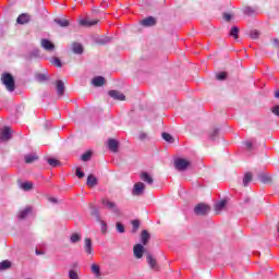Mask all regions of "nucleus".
I'll return each instance as SVG.
<instances>
[{"label": "nucleus", "mask_w": 279, "mask_h": 279, "mask_svg": "<svg viewBox=\"0 0 279 279\" xmlns=\"http://www.w3.org/2000/svg\"><path fill=\"white\" fill-rule=\"evenodd\" d=\"M275 97H276L277 99H279V90H277V92L275 93Z\"/></svg>", "instance_id": "obj_54"}, {"label": "nucleus", "mask_w": 279, "mask_h": 279, "mask_svg": "<svg viewBox=\"0 0 279 279\" xmlns=\"http://www.w3.org/2000/svg\"><path fill=\"white\" fill-rule=\"evenodd\" d=\"M228 202L226 199L219 201L218 203L215 204V210L219 215L223 208H226Z\"/></svg>", "instance_id": "obj_17"}, {"label": "nucleus", "mask_w": 279, "mask_h": 279, "mask_svg": "<svg viewBox=\"0 0 279 279\" xmlns=\"http://www.w3.org/2000/svg\"><path fill=\"white\" fill-rule=\"evenodd\" d=\"M52 64H54V66H62V61H60V58H52Z\"/></svg>", "instance_id": "obj_42"}, {"label": "nucleus", "mask_w": 279, "mask_h": 279, "mask_svg": "<svg viewBox=\"0 0 279 279\" xmlns=\"http://www.w3.org/2000/svg\"><path fill=\"white\" fill-rule=\"evenodd\" d=\"M85 252L86 254H93V241L90 238L85 239Z\"/></svg>", "instance_id": "obj_20"}, {"label": "nucleus", "mask_w": 279, "mask_h": 279, "mask_svg": "<svg viewBox=\"0 0 279 279\" xmlns=\"http://www.w3.org/2000/svg\"><path fill=\"white\" fill-rule=\"evenodd\" d=\"M140 178L143 182H146V184H154V179L147 172H142Z\"/></svg>", "instance_id": "obj_16"}, {"label": "nucleus", "mask_w": 279, "mask_h": 279, "mask_svg": "<svg viewBox=\"0 0 279 279\" xmlns=\"http://www.w3.org/2000/svg\"><path fill=\"white\" fill-rule=\"evenodd\" d=\"M35 253L37 256H43L47 254V246L45 244H38L36 246Z\"/></svg>", "instance_id": "obj_18"}, {"label": "nucleus", "mask_w": 279, "mask_h": 279, "mask_svg": "<svg viewBox=\"0 0 279 279\" xmlns=\"http://www.w3.org/2000/svg\"><path fill=\"white\" fill-rule=\"evenodd\" d=\"M57 93L60 97H62V95H64V82L57 81Z\"/></svg>", "instance_id": "obj_22"}, {"label": "nucleus", "mask_w": 279, "mask_h": 279, "mask_svg": "<svg viewBox=\"0 0 279 279\" xmlns=\"http://www.w3.org/2000/svg\"><path fill=\"white\" fill-rule=\"evenodd\" d=\"M147 263L154 271H158V263L151 255H147Z\"/></svg>", "instance_id": "obj_14"}, {"label": "nucleus", "mask_w": 279, "mask_h": 279, "mask_svg": "<svg viewBox=\"0 0 279 279\" xmlns=\"http://www.w3.org/2000/svg\"><path fill=\"white\" fill-rule=\"evenodd\" d=\"M69 278L70 279H80V276L77 275V272L75 270H70Z\"/></svg>", "instance_id": "obj_41"}, {"label": "nucleus", "mask_w": 279, "mask_h": 279, "mask_svg": "<svg viewBox=\"0 0 279 279\" xmlns=\"http://www.w3.org/2000/svg\"><path fill=\"white\" fill-rule=\"evenodd\" d=\"M244 14H252V8L246 7V8L244 9Z\"/></svg>", "instance_id": "obj_51"}, {"label": "nucleus", "mask_w": 279, "mask_h": 279, "mask_svg": "<svg viewBox=\"0 0 279 279\" xmlns=\"http://www.w3.org/2000/svg\"><path fill=\"white\" fill-rule=\"evenodd\" d=\"M100 228H101L102 234H106V232H108V225L106 223V221L100 220Z\"/></svg>", "instance_id": "obj_37"}, {"label": "nucleus", "mask_w": 279, "mask_h": 279, "mask_svg": "<svg viewBox=\"0 0 279 279\" xmlns=\"http://www.w3.org/2000/svg\"><path fill=\"white\" fill-rule=\"evenodd\" d=\"M274 45H275V47H279V41H278V39H274Z\"/></svg>", "instance_id": "obj_52"}, {"label": "nucleus", "mask_w": 279, "mask_h": 279, "mask_svg": "<svg viewBox=\"0 0 279 279\" xmlns=\"http://www.w3.org/2000/svg\"><path fill=\"white\" fill-rule=\"evenodd\" d=\"M12 134H14V132L12 131V128H10V126L1 128L0 129V142L7 143V141H11Z\"/></svg>", "instance_id": "obj_3"}, {"label": "nucleus", "mask_w": 279, "mask_h": 279, "mask_svg": "<svg viewBox=\"0 0 279 279\" xmlns=\"http://www.w3.org/2000/svg\"><path fill=\"white\" fill-rule=\"evenodd\" d=\"M48 165H50V167H58V165H60V161H58V159L50 158L48 159Z\"/></svg>", "instance_id": "obj_38"}, {"label": "nucleus", "mask_w": 279, "mask_h": 279, "mask_svg": "<svg viewBox=\"0 0 279 279\" xmlns=\"http://www.w3.org/2000/svg\"><path fill=\"white\" fill-rule=\"evenodd\" d=\"M72 51L77 54L84 53V47L80 43L72 44Z\"/></svg>", "instance_id": "obj_15"}, {"label": "nucleus", "mask_w": 279, "mask_h": 279, "mask_svg": "<svg viewBox=\"0 0 279 279\" xmlns=\"http://www.w3.org/2000/svg\"><path fill=\"white\" fill-rule=\"evenodd\" d=\"M138 138L140 141H145V138H147V133H140Z\"/></svg>", "instance_id": "obj_49"}, {"label": "nucleus", "mask_w": 279, "mask_h": 279, "mask_svg": "<svg viewBox=\"0 0 279 279\" xmlns=\"http://www.w3.org/2000/svg\"><path fill=\"white\" fill-rule=\"evenodd\" d=\"M259 180L264 184H267L268 182H271V177H269V174H267V173H262V174H259Z\"/></svg>", "instance_id": "obj_29"}, {"label": "nucleus", "mask_w": 279, "mask_h": 279, "mask_svg": "<svg viewBox=\"0 0 279 279\" xmlns=\"http://www.w3.org/2000/svg\"><path fill=\"white\" fill-rule=\"evenodd\" d=\"M101 204L102 206H105V208L111 210V213H113L118 217H121V209L117 206V203L110 201V198H102Z\"/></svg>", "instance_id": "obj_2"}, {"label": "nucleus", "mask_w": 279, "mask_h": 279, "mask_svg": "<svg viewBox=\"0 0 279 279\" xmlns=\"http://www.w3.org/2000/svg\"><path fill=\"white\" fill-rule=\"evenodd\" d=\"M92 84L94 86H104V84H106V78L102 76H96L93 78Z\"/></svg>", "instance_id": "obj_19"}, {"label": "nucleus", "mask_w": 279, "mask_h": 279, "mask_svg": "<svg viewBox=\"0 0 279 279\" xmlns=\"http://www.w3.org/2000/svg\"><path fill=\"white\" fill-rule=\"evenodd\" d=\"M70 241L71 243H78V241H82V235H80V233H73Z\"/></svg>", "instance_id": "obj_31"}, {"label": "nucleus", "mask_w": 279, "mask_h": 279, "mask_svg": "<svg viewBox=\"0 0 279 279\" xmlns=\"http://www.w3.org/2000/svg\"><path fill=\"white\" fill-rule=\"evenodd\" d=\"M223 19H225V21H231L232 20V15H230L228 13H225L223 14Z\"/></svg>", "instance_id": "obj_50"}, {"label": "nucleus", "mask_w": 279, "mask_h": 279, "mask_svg": "<svg viewBox=\"0 0 279 279\" xmlns=\"http://www.w3.org/2000/svg\"><path fill=\"white\" fill-rule=\"evenodd\" d=\"M141 25L144 27H154V25H156V19L153 16L146 17L141 22Z\"/></svg>", "instance_id": "obj_11"}, {"label": "nucleus", "mask_w": 279, "mask_h": 279, "mask_svg": "<svg viewBox=\"0 0 279 279\" xmlns=\"http://www.w3.org/2000/svg\"><path fill=\"white\" fill-rule=\"evenodd\" d=\"M271 111L274 114H276V117H279V105H276L275 107H272Z\"/></svg>", "instance_id": "obj_46"}, {"label": "nucleus", "mask_w": 279, "mask_h": 279, "mask_svg": "<svg viewBox=\"0 0 279 279\" xmlns=\"http://www.w3.org/2000/svg\"><path fill=\"white\" fill-rule=\"evenodd\" d=\"M2 84L5 85L7 90L9 93H14V89L16 88L15 83H14V76L10 73H4L1 76Z\"/></svg>", "instance_id": "obj_1"}, {"label": "nucleus", "mask_w": 279, "mask_h": 279, "mask_svg": "<svg viewBox=\"0 0 279 279\" xmlns=\"http://www.w3.org/2000/svg\"><path fill=\"white\" fill-rule=\"evenodd\" d=\"M87 186L89 187L97 186V178H95V175L89 174L87 177Z\"/></svg>", "instance_id": "obj_23"}, {"label": "nucleus", "mask_w": 279, "mask_h": 279, "mask_svg": "<svg viewBox=\"0 0 279 279\" xmlns=\"http://www.w3.org/2000/svg\"><path fill=\"white\" fill-rule=\"evenodd\" d=\"M35 77L37 82H47V74L39 73V74H36Z\"/></svg>", "instance_id": "obj_36"}, {"label": "nucleus", "mask_w": 279, "mask_h": 279, "mask_svg": "<svg viewBox=\"0 0 279 279\" xmlns=\"http://www.w3.org/2000/svg\"><path fill=\"white\" fill-rule=\"evenodd\" d=\"M116 228H117L118 232H120L121 234H123V232H125V227H123V225L121 222H117Z\"/></svg>", "instance_id": "obj_40"}, {"label": "nucleus", "mask_w": 279, "mask_h": 279, "mask_svg": "<svg viewBox=\"0 0 279 279\" xmlns=\"http://www.w3.org/2000/svg\"><path fill=\"white\" fill-rule=\"evenodd\" d=\"M107 145L110 151H113L114 154L119 151V142L117 140H112V138L108 140Z\"/></svg>", "instance_id": "obj_9"}, {"label": "nucleus", "mask_w": 279, "mask_h": 279, "mask_svg": "<svg viewBox=\"0 0 279 279\" xmlns=\"http://www.w3.org/2000/svg\"><path fill=\"white\" fill-rule=\"evenodd\" d=\"M194 213L195 215H201V216L208 215L210 213V206L204 203H201L194 207Z\"/></svg>", "instance_id": "obj_5"}, {"label": "nucleus", "mask_w": 279, "mask_h": 279, "mask_svg": "<svg viewBox=\"0 0 279 279\" xmlns=\"http://www.w3.org/2000/svg\"><path fill=\"white\" fill-rule=\"evenodd\" d=\"M92 274L96 276V278H101V268L97 264L92 265Z\"/></svg>", "instance_id": "obj_21"}, {"label": "nucleus", "mask_w": 279, "mask_h": 279, "mask_svg": "<svg viewBox=\"0 0 279 279\" xmlns=\"http://www.w3.org/2000/svg\"><path fill=\"white\" fill-rule=\"evenodd\" d=\"M162 138L167 143H173V136H171V134H169V133H162Z\"/></svg>", "instance_id": "obj_35"}, {"label": "nucleus", "mask_w": 279, "mask_h": 279, "mask_svg": "<svg viewBox=\"0 0 279 279\" xmlns=\"http://www.w3.org/2000/svg\"><path fill=\"white\" fill-rule=\"evenodd\" d=\"M217 80L219 81H223L226 80V77H228V73L226 72H219L217 75H216Z\"/></svg>", "instance_id": "obj_39"}, {"label": "nucleus", "mask_w": 279, "mask_h": 279, "mask_svg": "<svg viewBox=\"0 0 279 279\" xmlns=\"http://www.w3.org/2000/svg\"><path fill=\"white\" fill-rule=\"evenodd\" d=\"M217 134H219V130L215 129V130L213 131V133L210 134L211 141H215V137L217 136Z\"/></svg>", "instance_id": "obj_47"}, {"label": "nucleus", "mask_w": 279, "mask_h": 279, "mask_svg": "<svg viewBox=\"0 0 279 279\" xmlns=\"http://www.w3.org/2000/svg\"><path fill=\"white\" fill-rule=\"evenodd\" d=\"M78 23L82 27H93V25H97V23H99V20H90L89 16H86L84 19H80Z\"/></svg>", "instance_id": "obj_6"}, {"label": "nucleus", "mask_w": 279, "mask_h": 279, "mask_svg": "<svg viewBox=\"0 0 279 279\" xmlns=\"http://www.w3.org/2000/svg\"><path fill=\"white\" fill-rule=\"evenodd\" d=\"M10 267H12V263L10 260H3L0 263V271L10 269Z\"/></svg>", "instance_id": "obj_28"}, {"label": "nucleus", "mask_w": 279, "mask_h": 279, "mask_svg": "<svg viewBox=\"0 0 279 279\" xmlns=\"http://www.w3.org/2000/svg\"><path fill=\"white\" fill-rule=\"evenodd\" d=\"M133 195L141 196L143 193H145V183L143 182H137L133 186L132 191Z\"/></svg>", "instance_id": "obj_7"}, {"label": "nucleus", "mask_w": 279, "mask_h": 279, "mask_svg": "<svg viewBox=\"0 0 279 279\" xmlns=\"http://www.w3.org/2000/svg\"><path fill=\"white\" fill-rule=\"evenodd\" d=\"M230 36L236 40V38H239V27L233 26L230 31Z\"/></svg>", "instance_id": "obj_33"}, {"label": "nucleus", "mask_w": 279, "mask_h": 279, "mask_svg": "<svg viewBox=\"0 0 279 279\" xmlns=\"http://www.w3.org/2000/svg\"><path fill=\"white\" fill-rule=\"evenodd\" d=\"M132 226H133V232H136L141 226V222L138 220H133Z\"/></svg>", "instance_id": "obj_43"}, {"label": "nucleus", "mask_w": 279, "mask_h": 279, "mask_svg": "<svg viewBox=\"0 0 279 279\" xmlns=\"http://www.w3.org/2000/svg\"><path fill=\"white\" fill-rule=\"evenodd\" d=\"M90 156H93V153L87 151L82 155L81 160H83V162H88V160H90Z\"/></svg>", "instance_id": "obj_34"}, {"label": "nucleus", "mask_w": 279, "mask_h": 279, "mask_svg": "<svg viewBox=\"0 0 279 279\" xmlns=\"http://www.w3.org/2000/svg\"><path fill=\"white\" fill-rule=\"evenodd\" d=\"M29 213H32V207H26L24 210L20 211L19 219H25Z\"/></svg>", "instance_id": "obj_26"}, {"label": "nucleus", "mask_w": 279, "mask_h": 279, "mask_svg": "<svg viewBox=\"0 0 279 279\" xmlns=\"http://www.w3.org/2000/svg\"><path fill=\"white\" fill-rule=\"evenodd\" d=\"M250 36L253 40H256V38L260 36V33H258V31H252Z\"/></svg>", "instance_id": "obj_45"}, {"label": "nucleus", "mask_w": 279, "mask_h": 279, "mask_svg": "<svg viewBox=\"0 0 279 279\" xmlns=\"http://www.w3.org/2000/svg\"><path fill=\"white\" fill-rule=\"evenodd\" d=\"M246 149L251 150L254 147V140H248L245 142Z\"/></svg>", "instance_id": "obj_44"}, {"label": "nucleus", "mask_w": 279, "mask_h": 279, "mask_svg": "<svg viewBox=\"0 0 279 279\" xmlns=\"http://www.w3.org/2000/svg\"><path fill=\"white\" fill-rule=\"evenodd\" d=\"M143 251H144L143 245L142 244H136L133 247L135 258H143Z\"/></svg>", "instance_id": "obj_12"}, {"label": "nucleus", "mask_w": 279, "mask_h": 279, "mask_svg": "<svg viewBox=\"0 0 279 279\" xmlns=\"http://www.w3.org/2000/svg\"><path fill=\"white\" fill-rule=\"evenodd\" d=\"M76 175L80 179L84 178V172H82V169H80V168L76 169Z\"/></svg>", "instance_id": "obj_48"}, {"label": "nucleus", "mask_w": 279, "mask_h": 279, "mask_svg": "<svg viewBox=\"0 0 279 279\" xmlns=\"http://www.w3.org/2000/svg\"><path fill=\"white\" fill-rule=\"evenodd\" d=\"M252 182V172H246L244 174L243 184L244 186H247Z\"/></svg>", "instance_id": "obj_30"}, {"label": "nucleus", "mask_w": 279, "mask_h": 279, "mask_svg": "<svg viewBox=\"0 0 279 279\" xmlns=\"http://www.w3.org/2000/svg\"><path fill=\"white\" fill-rule=\"evenodd\" d=\"M54 23L60 25V27H69V20L66 19H54Z\"/></svg>", "instance_id": "obj_24"}, {"label": "nucleus", "mask_w": 279, "mask_h": 279, "mask_svg": "<svg viewBox=\"0 0 279 279\" xmlns=\"http://www.w3.org/2000/svg\"><path fill=\"white\" fill-rule=\"evenodd\" d=\"M109 96L112 99H116L117 101H125V95H123V93L119 90H114V89L110 90Z\"/></svg>", "instance_id": "obj_8"}, {"label": "nucleus", "mask_w": 279, "mask_h": 279, "mask_svg": "<svg viewBox=\"0 0 279 279\" xmlns=\"http://www.w3.org/2000/svg\"><path fill=\"white\" fill-rule=\"evenodd\" d=\"M41 47L46 51H53L56 49V45L48 39H41Z\"/></svg>", "instance_id": "obj_10"}, {"label": "nucleus", "mask_w": 279, "mask_h": 279, "mask_svg": "<svg viewBox=\"0 0 279 279\" xmlns=\"http://www.w3.org/2000/svg\"><path fill=\"white\" fill-rule=\"evenodd\" d=\"M24 158L27 165L34 162V160H38V156H36V154L26 155Z\"/></svg>", "instance_id": "obj_25"}, {"label": "nucleus", "mask_w": 279, "mask_h": 279, "mask_svg": "<svg viewBox=\"0 0 279 279\" xmlns=\"http://www.w3.org/2000/svg\"><path fill=\"white\" fill-rule=\"evenodd\" d=\"M141 238L143 245H147V241H149V232H147V230H143Z\"/></svg>", "instance_id": "obj_27"}, {"label": "nucleus", "mask_w": 279, "mask_h": 279, "mask_svg": "<svg viewBox=\"0 0 279 279\" xmlns=\"http://www.w3.org/2000/svg\"><path fill=\"white\" fill-rule=\"evenodd\" d=\"M31 16H29V14H27V13H22L19 17H17V23L20 24V25H25L26 23H29V21H31Z\"/></svg>", "instance_id": "obj_13"}, {"label": "nucleus", "mask_w": 279, "mask_h": 279, "mask_svg": "<svg viewBox=\"0 0 279 279\" xmlns=\"http://www.w3.org/2000/svg\"><path fill=\"white\" fill-rule=\"evenodd\" d=\"M34 184L32 182H24L21 184V189H23V191H32Z\"/></svg>", "instance_id": "obj_32"}, {"label": "nucleus", "mask_w": 279, "mask_h": 279, "mask_svg": "<svg viewBox=\"0 0 279 279\" xmlns=\"http://www.w3.org/2000/svg\"><path fill=\"white\" fill-rule=\"evenodd\" d=\"M49 202H52V204H56L58 201L53 197L49 198Z\"/></svg>", "instance_id": "obj_53"}, {"label": "nucleus", "mask_w": 279, "mask_h": 279, "mask_svg": "<svg viewBox=\"0 0 279 279\" xmlns=\"http://www.w3.org/2000/svg\"><path fill=\"white\" fill-rule=\"evenodd\" d=\"M191 166V161L184 158H178L174 160V167L177 171H185Z\"/></svg>", "instance_id": "obj_4"}]
</instances>
